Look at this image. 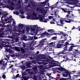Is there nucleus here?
I'll return each instance as SVG.
<instances>
[{
  "label": "nucleus",
  "instance_id": "393cba45",
  "mask_svg": "<svg viewBox=\"0 0 80 80\" xmlns=\"http://www.w3.org/2000/svg\"><path fill=\"white\" fill-rule=\"evenodd\" d=\"M39 13H42V15H45V14L47 12L44 9V10H43L42 11L39 12Z\"/></svg>",
  "mask_w": 80,
  "mask_h": 80
},
{
  "label": "nucleus",
  "instance_id": "4c0bfd02",
  "mask_svg": "<svg viewBox=\"0 0 80 80\" xmlns=\"http://www.w3.org/2000/svg\"><path fill=\"white\" fill-rule=\"evenodd\" d=\"M13 31L14 32H20V31H21V29L17 30V29L16 28H14L13 29Z\"/></svg>",
  "mask_w": 80,
  "mask_h": 80
},
{
  "label": "nucleus",
  "instance_id": "72a5a7b5",
  "mask_svg": "<svg viewBox=\"0 0 80 80\" xmlns=\"http://www.w3.org/2000/svg\"><path fill=\"white\" fill-rule=\"evenodd\" d=\"M54 22H55V19H53L52 20V21L50 22L51 24H55Z\"/></svg>",
  "mask_w": 80,
  "mask_h": 80
},
{
  "label": "nucleus",
  "instance_id": "0eeeda50",
  "mask_svg": "<svg viewBox=\"0 0 80 80\" xmlns=\"http://www.w3.org/2000/svg\"><path fill=\"white\" fill-rule=\"evenodd\" d=\"M10 33L11 34H12L11 36H8V38H12V39H13L14 38H15V37H16V33L15 32H13V31L12 30H10Z\"/></svg>",
  "mask_w": 80,
  "mask_h": 80
},
{
  "label": "nucleus",
  "instance_id": "7c9ffc66",
  "mask_svg": "<svg viewBox=\"0 0 80 80\" xmlns=\"http://www.w3.org/2000/svg\"><path fill=\"white\" fill-rule=\"evenodd\" d=\"M31 5L32 7H36V5L35 4V3L33 2V1H31Z\"/></svg>",
  "mask_w": 80,
  "mask_h": 80
},
{
  "label": "nucleus",
  "instance_id": "6e6d98bb",
  "mask_svg": "<svg viewBox=\"0 0 80 80\" xmlns=\"http://www.w3.org/2000/svg\"><path fill=\"white\" fill-rule=\"evenodd\" d=\"M77 72V71H72L71 72H70V73H71V74H74V73H75V72Z\"/></svg>",
  "mask_w": 80,
  "mask_h": 80
},
{
  "label": "nucleus",
  "instance_id": "774afa93",
  "mask_svg": "<svg viewBox=\"0 0 80 80\" xmlns=\"http://www.w3.org/2000/svg\"><path fill=\"white\" fill-rule=\"evenodd\" d=\"M31 30H32V31H35V28H32Z\"/></svg>",
  "mask_w": 80,
  "mask_h": 80
},
{
  "label": "nucleus",
  "instance_id": "69168bd1",
  "mask_svg": "<svg viewBox=\"0 0 80 80\" xmlns=\"http://www.w3.org/2000/svg\"><path fill=\"white\" fill-rule=\"evenodd\" d=\"M37 31H38V32H40V28H37Z\"/></svg>",
  "mask_w": 80,
  "mask_h": 80
},
{
  "label": "nucleus",
  "instance_id": "ddd939ff",
  "mask_svg": "<svg viewBox=\"0 0 80 80\" xmlns=\"http://www.w3.org/2000/svg\"><path fill=\"white\" fill-rule=\"evenodd\" d=\"M62 46H63V44L58 43L56 44L55 47L57 48H62Z\"/></svg>",
  "mask_w": 80,
  "mask_h": 80
},
{
  "label": "nucleus",
  "instance_id": "473e14b6",
  "mask_svg": "<svg viewBox=\"0 0 80 80\" xmlns=\"http://www.w3.org/2000/svg\"><path fill=\"white\" fill-rule=\"evenodd\" d=\"M70 43H70V41H68V42H65V45H64V46H67V45H70Z\"/></svg>",
  "mask_w": 80,
  "mask_h": 80
},
{
  "label": "nucleus",
  "instance_id": "a878e982",
  "mask_svg": "<svg viewBox=\"0 0 80 80\" xmlns=\"http://www.w3.org/2000/svg\"><path fill=\"white\" fill-rule=\"evenodd\" d=\"M20 68L22 70H25L26 69V67L25 66L24 64L21 65L20 66Z\"/></svg>",
  "mask_w": 80,
  "mask_h": 80
},
{
  "label": "nucleus",
  "instance_id": "bb28decb",
  "mask_svg": "<svg viewBox=\"0 0 80 80\" xmlns=\"http://www.w3.org/2000/svg\"><path fill=\"white\" fill-rule=\"evenodd\" d=\"M64 38V40H62L61 41H59L58 43H63L66 40V39H67V38Z\"/></svg>",
  "mask_w": 80,
  "mask_h": 80
},
{
  "label": "nucleus",
  "instance_id": "603ef678",
  "mask_svg": "<svg viewBox=\"0 0 80 80\" xmlns=\"http://www.w3.org/2000/svg\"><path fill=\"white\" fill-rule=\"evenodd\" d=\"M3 44H2V43H1V44H0V48L1 49H2V48H3Z\"/></svg>",
  "mask_w": 80,
  "mask_h": 80
},
{
  "label": "nucleus",
  "instance_id": "864d4df0",
  "mask_svg": "<svg viewBox=\"0 0 80 80\" xmlns=\"http://www.w3.org/2000/svg\"><path fill=\"white\" fill-rule=\"evenodd\" d=\"M10 26L9 25H7L6 26V28L7 29H10Z\"/></svg>",
  "mask_w": 80,
  "mask_h": 80
},
{
  "label": "nucleus",
  "instance_id": "680f3d73",
  "mask_svg": "<svg viewBox=\"0 0 80 80\" xmlns=\"http://www.w3.org/2000/svg\"><path fill=\"white\" fill-rule=\"evenodd\" d=\"M9 62L10 63H12V64H13V65H14V64H14V61H13V60H12V61H10V62Z\"/></svg>",
  "mask_w": 80,
  "mask_h": 80
},
{
  "label": "nucleus",
  "instance_id": "7ed1b4c3",
  "mask_svg": "<svg viewBox=\"0 0 80 80\" xmlns=\"http://www.w3.org/2000/svg\"><path fill=\"white\" fill-rule=\"evenodd\" d=\"M68 47L67 46H65L64 48V50L62 51H60L57 55H60V54H62L63 55H66L67 53L66 52V51H68Z\"/></svg>",
  "mask_w": 80,
  "mask_h": 80
},
{
  "label": "nucleus",
  "instance_id": "b1692460",
  "mask_svg": "<svg viewBox=\"0 0 80 80\" xmlns=\"http://www.w3.org/2000/svg\"><path fill=\"white\" fill-rule=\"evenodd\" d=\"M45 35H48V33L46 31L44 32L43 33H42V34L41 35V36L42 37H45Z\"/></svg>",
  "mask_w": 80,
  "mask_h": 80
},
{
  "label": "nucleus",
  "instance_id": "4be33fe9",
  "mask_svg": "<svg viewBox=\"0 0 80 80\" xmlns=\"http://www.w3.org/2000/svg\"><path fill=\"white\" fill-rule=\"evenodd\" d=\"M58 70H59L60 71H65L66 70V69L64 68L63 67L60 68L59 67L58 68Z\"/></svg>",
  "mask_w": 80,
  "mask_h": 80
},
{
  "label": "nucleus",
  "instance_id": "2f4dec72",
  "mask_svg": "<svg viewBox=\"0 0 80 80\" xmlns=\"http://www.w3.org/2000/svg\"><path fill=\"white\" fill-rule=\"evenodd\" d=\"M50 45L51 47H54L55 45V43H53V42L50 43Z\"/></svg>",
  "mask_w": 80,
  "mask_h": 80
},
{
  "label": "nucleus",
  "instance_id": "a19ab883",
  "mask_svg": "<svg viewBox=\"0 0 80 80\" xmlns=\"http://www.w3.org/2000/svg\"><path fill=\"white\" fill-rule=\"evenodd\" d=\"M54 30L53 29H49L48 30V32H51L50 33H53L54 32H53Z\"/></svg>",
  "mask_w": 80,
  "mask_h": 80
},
{
  "label": "nucleus",
  "instance_id": "5701e85b",
  "mask_svg": "<svg viewBox=\"0 0 80 80\" xmlns=\"http://www.w3.org/2000/svg\"><path fill=\"white\" fill-rule=\"evenodd\" d=\"M31 65H32V63L31 62H29L28 63L26 64V65L28 68H32V67L30 66Z\"/></svg>",
  "mask_w": 80,
  "mask_h": 80
},
{
  "label": "nucleus",
  "instance_id": "338daca9",
  "mask_svg": "<svg viewBox=\"0 0 80 80\" xmlns=\"http://www.w3.org/2000/svg\"><path fill=\"white\" fill-rule=\"evenodd\" d=\"M61 23V24H60V26H62V27H63V26L64 25V23L62 22Z\"/></svg>",
  "mask_w": 80,
  "mask_h": 80
},
{
  "label": "nucleus",
  "instance_id": "1a4fd4ad",
  "mask_svg": "<svg viewBox=\"0 0 80 80\" xmlns=\"http://www.w3.org/2000/svg\"><path fill=\"white\" fill-rule=\"evenodd\" d=\"M32 43H29V44H28L27 46V48H26V50H33V48L32 47Z\"/></svg>",
  "mask_w": 80,
  "mask_h": 80
},
{
  "label": "nucleus",
  "instance_id": "a211bd4d",
  "mask_svg": "<svg viewBox=\"0 0 80 80\" xmlns=\"http://www.w3.org/2000/svg\"><path fill=\"white\" fill-rule=\"evenodd\" d=\"M40 22H43V20L45 19V18L43 17L42 15H39L38 16Z\"/></svg>",
  "mask_w": 80,
  "mask_h": 80
},
{
  "label": "nucleus",
  "instance_id": "6ab92c4d",
  "mask_svg": "<svg viewBox=\"0 0 80 80\" xmlns=\"http://www.w3.org/2000/svg\"><path fill=\"white\" fill-rule=\"evenodd\" d=\"M6 7L11 10H14V7L12 6L9 5H7L6 6Z\"/></svg>",
  "mask_w": 80,
  "mask_h": 80
},
{
  "label": "nucleus",
  "instance_id": "20e7f679",
  "mask_svg": "<svg viewBox=\"0 0 80 80\" xmlns=\"http://www.w3.org/2000/svg\"><path fill=\"white\" fill-rule=\"evenodd\" d=\"M65 73H66V75L68 77H69L68 78H67L65 79L64 78H61L60 79V80H65L66 79L67 80H71V77H70V72L68 71L66 69V70L65 71Z\"/></svg>",
  "mask_w": 80,
  "mask_h": 80
},
{
  "label": "nucleus",
  "instance_id": "4468645a",
  "mask_svg": "<svg viewBox=\"0 0 80 80\" xmlns=\"http://www.w3.org/2000/svg\"><path fill=\"white\" fill-rule=\"evenodd\" d=\"M58 33H60V34L61 35H62V36H61V38H66V35L65 34H64V33H63V32H61L60 31H58Z\"/></svg>",
  "mask_w": 80,
  "mask_h": 80
},
{
  "label": "nucleus",
  "instance_id": "052dcab7",
  "mask_svg": "<svg viewBox=\"0 0 80 80\" xmlns=\"http://www.w3.org/2000/svg\"><path fill=\"white\" fill-rule=\"evenodd\" d=\"M37 27H38V26L37 25H33V27L34 28H37Z\"/></svg>",
  "mask_w": 80,
  "mask_h": 80
},
{
  "label": "nucleus",
  "instance_id": "c85d7f7f",
  "mask_svg": "<svg viewBox=\"0 0 80 80\" xmlns=\"http://www.w3.org/2000/svg\"><path fill=\"white\" fill-rule=\"evenodd\" d=\"M22 79H23L24 80H28L29 78V77H26L25 76H22Z\"/></svg>",
  "mask_w": 80,
  "mask_h": 80
},
{
  "label": "nucleus",
  "instance_id": "ea45409f",
  "mask_svg": "<svg viewBox=\"0 0 80 80\" xmlns=\"http://www.w3.org/2000/svg\"><path fill=\"white\" fill-rule=\"evenodd\" d=\"M67 59H64L63 60H62V61H61V62H58L59 64H61L62 62H67Z\"/></svg>",
  "mask_w": 80,
  "mask_h": 80
},
{
  "label": "nucleus",
  "instance_id": "0e129e2a",
  "mask_svg": "<svg viewBox=\"0 0 80 80\" xmlns=\"http://www.w3.org/2000/svg\"><path fill=\"white\" fill-rule=\"evenodd\" d=\"M32 15H33V16H37V14H36L35 12H34L32 13Z\"/></svg>",
  "mask_w": 80,
  "mask_h": 80
},
{
  "label": "nucleus",
  "instance_id": "412c9836",
  "mask_svg": "<svg viewBox=\"0 0 80 80\" xmlns=\"http://www.w3.org/2000/svg\"><path fill=\"white\" fill-rule=\"evenodd\" d=\"M43 10H44V9L41 7L38 8L36 9V11H37V12H38V11H40L41 12H42V11H43Z\"/></svg>",
  "mask_w": 80,
  "mask_h": 80
},
{
  "label": "nucleus",
  "instance_id": "de8ad7c7",
  "mask_svg": "<svg viewBox=\"0 0 80 80\" xmlns=\"http://www.w3.org/2000/svg\"><path fill=\"white\" fill-rule=\"evenodd\" d=\"M32 20H38V18L37 17H32Z\"/></svg>",
  "mask_w": 80,
  "mask_h": 80
},
{
  "label": "nucleus",
  "instance_id": "dca6fc26",
  "mask_svg": "<svg viewBox=\"0 0 80 80\" xmlns=\"http://www.w3.org/2000/svg\"><path fill=\"white\" fill-rule=\"evenodd\" d=\"M2 32V28H0V37H3V36L5 35V33Z\"/></svg>",
  "mask_w": 80,
  "mask_h": 80
},
{
  "label": "nucleus",
  "instance_id": "79ce46f5",
  "mask_svg": "<svg viewBox=\"0 0 80 80\" xmlns=\"http://www.w3.org/2000/svg\"><path fill=\"white\" fill-rule=\"evenodd\" d=\"M15 49L17 50V51H20V48H17V47H15Z\"/></svg>",
  "mask_w": 80,
  "mask_h": 80
},
{
  "label": "nucleus",
  "instance_id": "c756f323",
  "mask_svg": "<svg viewBox=\"0 0 80 80\" xmlns=\"http://www.w3.org/2000/svg\"><path fill=\"white\" fill-rule=\"evenodd\" d=\"M68 18H65V19L66 20H65V22L66 23H71V19H68Z\"/></svg>",
  "mask_w": 80,
  "mask_h": 80
},
{
  "label": "nucleus",
  "instance_id": "cd10ccee",
  "mask_svg": "<svg viewBox=\"0 0 80 80\" xmlns=\"http://www.w3.org/2000/svg\"><path fill=\"white\" fill-rule=\"evenodd\" d=\"M18 27L21 28V30L23 29V27H24V26H23V24H22L19 23L18 25Z\"/></svg>",
  "mask_w": 80,
  "mask_h": 80
},
{
  "label": "nucleus",
  "instance_id": "c03bdc74",
  "mask_svg": "<svg viewBox=\"0 0 80 80\" xmlns=\"http://www.w3.org/2000/svg\"><path fill=\"white\" fill-rule=\"evenodd\" d=\"M66 2V1H65V0H61L60 1V2L61 3H65V2Z\"/></svg>",
  "mask_w": 80,
  "mask_h": 80
},
{
  "label": "nucleus",
  "instance_id": "9b49d317",
  "mask_svg": "<svg viewBox=\"0 0 80 80\" xmlns=\"http://www.w3.org/2000/svg\"><path fill=\"white\" fill-rule=\"evenodd\" d=\"M45 42H47V39L44 38L42 39L39 42V45L41 46H42V45H44V43H45Z\"/></svg>",
  "mask_w": 80,
  "mask_h": 80
},
{
  "label": "nucleus",
  "instance_id": "a18cd8bd",
  "mask_svg": "<svg viewBox=\"0 0 80 80\" xmlns=\"http://www.w3.org/2000/svg\"><path fill=\"white\" fill-rule=\"evenodd\" d=\"M42 6H43V7H44V6H45V5H46V4H47V2H42Z\"/></svg>",
  "mask_w": 80,
  "mask_h": 80
},
{
  "label": "nucleus",
  "instance_id": "5fc2aeb1",
  "mask_svg": "<svg viewBox=\"0 0 80 80\" xmlns=\"http://www.w3.org/2000/svg\"><path fill=\"white\" fill-rule=\"evenodd\" d=\"M5 47H6V48H8V47H9V48H11V46H10L9 45H6Z\"/></svg>",
  "mask_w": 80,
  "mask_h": 80
},
{
  "label": "nucleus",
  "instance_id": "423d86ee",
  "mask_svg": "<svg viewBox=\"0 0 80 80\" xmlns=\"http://www.w3.org/2000/svg\"><path fill=\"white\" fill-rule=\"evenodd\" d=\"M61 9L62 11H63L64 13H67H67L68 14L66 15L65 18H70V17H72V16H70V12H71L70 11H69L68 10H65V9L63 8H62Z\"/></svg>",
  "mask_w": 80,
  "mask_h": 80
},
{
  "label": "nucleus",
  "instance_id": "aec40b11",
  "mask_svg": "<svg viewBox=\"0 0 80 80\" xmlns=\"http://www.w3.org/2000/svg\"><path fill=\"white\" fill-rule=\"evenodd\" d=\"M58 2H56V4H55L53 5V7H51V9H53L55 8H56V7H58Z\"/></svg>",
  "mask_w": 80,
  "mask_h": 80
},
{
  "label": "nucleus",
  "instance_id": "6e6552de",
  "mask_svg": "<svg viewBox=\"0 0 80 80\" xmlns=\"http://www.w3.org/2000/svg\"><path fill=\"white\" fill-rule=\"evenodd\" d=\"M68 2L69 4L73 5L76 3L75 2H78V0H68Z\"/></svg>",
  "mask_w": 80,
  "mask_h": 80
},
{
  "label": "nucleus",
  "instance_id": "bf43d9fd",
  "mask_svg": "<svg viewBox=\"0 0 80 80\" xmlns=\"http://www.w3.org/2000/svg\"><path fill=\"white\" fill-rule=\"evenodd\" d=\"M2 77L4 79H5V78H6V76H5V74H3Z\"/></svg>",
  "mask_w": 80,
  "mask_h": 80
},
{
  "label": "nucleus",
  "instance_id": "e433bc0d",
  "mask_svg": "<svg viewBox=\"0 0 80 80\" xmlns=\"http://www.w3.org/2000/svg\"><path fill=\"white\" fill-rule=\"evenodd\" d=\"M5 12V14H8V13H7V12H5V11H2V12L0 11V15H2V17L3 16V14L4 13H3L2 12Z\"/></svg>",
  "mask_w": 80,
  "mask_h": 80
},
{
  "label": "nucleus",
  "instance_id": "13d9d810",
  "mask_svg": "<svg viewBox=\"0 0 80 80\" xmlns=\"http://www.w3.org/2000/svg\"><path fill=\"white\" fill-rule=\"evenodd\" d=\"M62 57H63V58H66V60H67V58H68V57H67V56H62Z\"/></svg>",
  "mask_w": 80,
  "mask_h": 80
},
{
  "label": "nucleus",
  "instance_id": "f03ea898",
  "mask_svg": "<svg viewBox=\"0 0 80 80\" xmlns=\"http://www.w3.org/2000/svg\"><path fill=\"white\" fill-rule=\"evenodd\" d=\"M3 14L1 18V21L0 22V27H5V24L7 23V21H8V22H11L12 21L13 19L12 18V16H10L9 18L7 17V16L8 15V14H5V12H2Z\"/></svg>",
  "mask_w": 80,
  "mask_h": 80
},
{
  "label": "nucleus",
  "instance_id": "2eb2a0df",
  "mask_svg": "<svg viewBox=\"0 0 80 80\" xmlns=\"http://www.w3.org/2000/svg\"><path fill=\"white\" fill-rule=\"evenodd\" d=\"M76 59L73 58V55L72 56L70 57H68L67 58V60H74V61H75Z\"/></svg>",
  "mask_w": 80,
  "mask_h": 80
},
{
  "label": "nucleus",
  "instance_id": "09e8293b",
  "mask_svg": "<svg viewBox=\"0 0 80 80\" xmlns=\"http://www.w3.org/2000/svg\"><path fill=\"white\" fill-rule=\"evenodd\" d=\"M22 45L23 46V48H25L26 47V44H25V43L24 42H22Z\"/></svg>",
  "mask_w": 80,
  "mask_h": 80
},
{
  "label": "nucleus",
  "instance_id": "4d7b16f0",
  "mask_svg": "<svg viewBox=\"0 0 80 80\" xmlns=\"http://www.w3.org/2000/svg\"><path fill=\"white\" fill-rule=\"evenodd\" d=\"M29 30H30V28L29 27L27 26L26 27V30L27 32H28V31H29Z\"/></svg>",
  "mask_w": 80,
  "mask_h": 80
},
{
  "label": "nucleus",
  "instance_id": "c9c22d12",
  "mask_svg": "<svg viewBox=\"0 0 80 80\" xmlns=\"http://www.w3.org/2000/svg\"><path fill=\"white\" fill-rule=\"evenodd\" d=\"M33 36H29L28 37V40H33Z\"/></svg>",
  "mask_w": 80,
  "mask_h": 80
},
{
  "label": "nucleus",
  "instance_id": "f704fd0d",
  "mask_svg": "<svg viewBox=\"0 0 80 80\" xmlns=\"http://www.w3.org/2000/svg\"><path fill=\"white\" fill-rule=\"evenodd\" d=\"M54 12V14L55 15H57V13L58 12V9H55L53 11Z\"/></svg>",
  "mask_w": 80,
  "mask_h": 80
},
{
  "label": "nucleus",
  "instance_id": "58836bf2",
  "mask_svg": "<svg viewBox=\"0 0 80 80\" xmlns=\"http://www.w3.org/2000/svg\"><path fill=\"white\" fill-rule=\"evenodd\" d=\"M33 80H37V77L35 75H33Z\"/></svg>",
  "mask_w": 80,
  "mask_h": 80
},
{
  "label": "nucleus",
  "instance_id": "37998d69",
  "mask_svg": "<svg viewBox=\"0 0 80 80\" xmlns=\"http://www.w3.org/2000/svg\"><path fill=\"white\" fill-rule=\"evenodd\" d=\"M21 52H22L23 53H25V50L24 49H23L22 48H21Z\"/></svg>",
  "mask_w": 80,
  "mask_h": 80
},
{
  "label": "nucleus",
  "instance_id": "49530a36",
  "mask_svg": "<svg viewBox=\"0 0 80 80\" xmlns=\"http://www.w3.org/2000/svg\"><path fill=\"white\" fill-rule=\"evenodd\" d=\"M57 37H54L51 38L52 40H57Z\"/></svg>",
  "mask_w": 80,
  "mask_h": 80
},
{
  "label": "nucleus",
  "instance_id": "39448f33",
  "mask_svg": "<svg viewBox=\"0 0 80 80\" xmlns=\"http://www.w3.org/2000/svg\"><path fill=\"white\" fill-rule=\"evenodd\" d=\"M69 45L71 46L70 47H68V52H71V51H72V50H73V47H80V46L78 45H75V44H73L72 43H69Z\"/></svg>",
  "mask_w": 80,
  "mask_h": 80
},
{
  "label": "nucleus",
  "instance_id": "f3484780",
  "mask_svg": "<svg viewBox=\"0 0 80 80\" xmlns=\"http://www.w3.org/2000/svg\"><path fill=\"white\" fill-rule=\"evenodd\" d=\"M21 40H24L25 41H27V37L25 35L22 36V37L21 38Z\"/></svg>",
  "mask_w": 80,
  "mask_h": 80
},
{
  "label": "nucleus",
  "instance_id": "f8f14e48",
  "mask_svg": "<svg viewBox=\"0 0 80 80\" xmlns=\"http://www.w3.org/2000/svg\"><path fill=\"white\" fill-rule=\"evenodd\" d=\"M7 62H5V61L1 60L0 61V64L1 65H2L3 67H5L6 65H7Z\"/></svg>",
  "mask_w": 80,
  "mask_h": 80
},
{
  "label": "nucleus",
  "instance_id": "e2e57ef3",
  "mask_svg": "<svg viewBox=\"0 0 80 80\" xmlns=\"http://www.w3.org/2000/svg\"><path fill=\"white\" fill-rule=\"evenodd\" d=\"M63 77H68V76H67V75L65 74H63Z\"/></svg>",
  "mask_w": 80,
  "mask_h": 80
},
{
  "label": "nucleus",
  "instance_id": "9d476101",
  "mask_svg": "<svg viewBox=\"0 0 80 80\" xmlns=\"http://www.w3.org/2000/svg\"><path fill=\"white\" fill-rule=\"evenodd\" d=\"M32 69L34 72V73L35 74H36L38 73V69L37 68V66L35 65L32 68Z\"/></svg>",
  "mask_w": 80,
  "mask_h": 80
},
{
  "label": "nucleus",
  "instance_id": "f257e3e1",
  "mask_svg": "<svg viewBox=\"0 0 80 80\" xmlns=\"http://www.w3.org/2000/svg\"><path fill=\"white\" fill-rule=\"evenodd\" d=\"M29 58L31 60H33V59H35V60H33L32 61V63L34 64L37 63V62H35V60H37L38 59H39L38 61L40 60V61L46 62H48L50 64H55V61L52 60L53 59L51 57H47L44 54H39L37 56V57H30Z\"/></svg>",
  "mask_w": 80,
  "mask_h": 80
},
{
  "label": "nucleus",
  "instance_id": "8fccbe9b",
  "mask_svg": "<svg viewBox=\"0 0 80 80\" xmlns=\"http://www.w3.org/2000/svg\"><path fill=\"white\" fill-rule=\"evenodd\" d=\"M2 44L3 47H5V46H6V43L5 42H2Z\"/></svg>",
  "mask_w": 80,
  "mask_h": 80
},
{
  "label": "nucleus",
  "instance_id": "3c124183",
  "mask_svg": "<svg viewBox=\"0 0 80 80\" xmlns=\"http://www.w3.org/2000/svg\"><path fill=\"white\" fill-rule=\"evenodd\" d=\"M74 53H76V54H77V53H79V50H78L76 51H74Z\"/></svg>",
  "mask_w": 80,
  "mask_h": 80
}]
</instances>
